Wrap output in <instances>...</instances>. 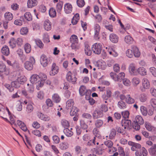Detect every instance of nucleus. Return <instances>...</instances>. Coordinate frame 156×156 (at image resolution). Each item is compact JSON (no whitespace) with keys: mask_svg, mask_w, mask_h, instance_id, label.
Masks as SVG:
<instances>
[{"mask_svg":"<svg viewBox=\"0 0 156 156\" xmlns=\"http://www.w3.org/2000/svg\"><path fill=\"white\" fill-rule=\"evenodd\" d=\"M126 54L128 57L131 58L133 55L135 57H138L140 54L138 48L135 46L132 45L131 49H128L126 51Z\"/></svg>","mask_w":156,"mask_h":156,"instance_id":"f257e3e1","label":"nucleus"},{"mask_svg":"<svg viewBox=\"0 0 156 156\" xmlns=\"http://www.w3.org/2000/svg\"><path fill=\"white\" fill-rule=\"evenodd\" d=\"M144 120L141 116L137 115L136 116L135 120L132 124L133 128L136 130H138L140 129V125L143 124Z\"/></svg>","mask_w":156,"mask_h":156,"instance_id":"f03ea898","label":"nucleus"},{"mask_svg":"<svg viewBox=\"0 0 156 156\" xmlns=\"http://www.w3.org/2000/svg\"><path fill=\"white\" fill-rule=\"evenodd\" d=\"M35 61L34 57H30L29 61H26L24 63V67L26 69L28 70H32L33 68V65L34 64Z\"/></svg>","mask_w":156,"mask_h":156,"instance_id":"7ed1b4c3","label":"nucleus"},{"mask_svg":"<svg viewBox=\"0 0 156 156\" xmlns=\"http://www.w3.org/2000/svg\"><path fill=\"white\" fill-rule=\"evenodd\" d=\"M102 49V45L101 43H96L94 44L92 47L93 52L97 55H99Z\"/></svg>","mask_w":156,"mask_h":156,"instance_id":"20e7f679","label":"nucleus"},{"mask_svg":"<svg viewBox=\"0 0 156 156\" xmlns=\"http://www.w3.org/2000/svg\"><path fill=\"white\" fill-rule=\"evenodd\" d=\"M30 81L32 84H37V86L39 87L38 86V84L40 82V77L39 76L34 74L32 75L30 78Z\"/></svg>","mask_w":156,"mask_h":156,"instance_id":"39448f33","label":"nucleus"},{"mask_svg":"<svg viewBox=\"0 0 156 156\" xmlns=\"http://www.w3.org/2000/svg\"><path fill=\"white\" fill-rule=\"evenodd\" d=\"M71 74L70 71L68 72L66 75V79L68 81L72 83L76 84L77 78L76 76H72Z\"/></svg>","mask_w":156,"mask_h":156,"instance_id":"423d86ee","label":"nucleus"},{"mask_svg":"<svg viewBox=\"0 0 156 156\" xmlns=\"http://www.w3.org/2000/svg\"><path fill=\"white\" fill-rule=\"evenodd\" d=\"M129 73L131 75H137V69H136V66L135 64H130L129 67Z\"/></svg>","mask_w":156,"mask_h":156,"instance_id":"0eeeda50","label":"nucleus"},{"mask_svg":"<svg viewBox=\"0 0 156 156\" xmlns=\"http://www.w3.org/2000/svg\"><path fill=\"white\" fill-rule=\"evenodd\" d=\"M122 126L123 127L122 130H124L126 128H129L131 126V122L130 120L127 119L122 120L121 121Z\"/></svg>","mask_w":156,"mask_h":156,"instance_id":"6e6552de","label":"nucleus"},{"mask_svg":"<svg viewBox=\"0 0 156 156\" xmlns=\"http://www.w3.org/2000/svg\"><path fill=\"white\" fill-rule=\"evenodd\" d=\"M58 67L56 66L55 63H53L51 66V70L49 72L50 75L51 76L55 75L58 73Z\"/></svg>","mask_w":156,"mask_h":156,"instance_id":"1a4fd4ad","label":"nucleus"},{"mask_svg":"<svg viewBox=\"0 0 156 156\" xmlns=\"http://www.w3.org/2000/svg\"><path fill=\"white\" fill-rule=\"evenodd\" d=\"M40 62L43 67H46L47 66L49 62L48 60L45 55L42 54L41 56Z\"/></svg>","mask_w":156,"mask_h":156,"instance_id":"9d476101","label":"nucleus"},{"mask_svg":"<svg viewBox=\"0 0 156 156\" xmlns=\"http://www.w3.org/2000/svg\"><path fill=\"white\" fill-rule=\"evenodd\" d=\"M23 80L19 81L20 79H18L17 81H15L11 82V86H13V87H14L16 88H18L20 86V84H23L24 83V81L26 80V78H25L23 79Z\"/></svg>","mask_w":156,"mask_h":156,"instance_id":"9b49d317","label":"nucleus"},{"mask_svg":"<svg viewBox=\"0 0 156 156\" xmlns=\"http://www.w3.org/2000/svg\"><path fill=\"white\" fill-rule=\"evenodd\" d=\"M5 72L6 75H8L9 73V69H7L5 65L2 62H0V73Z\"/></svg>","mask_w":156,"mask_h":156,"instance_id":"f8f14e48","label":"nucleus"},{"mask_svg":"<svg viewBox=\"0 0 156 156\" xmlns=\"http://www.w3.org/2000/svg\"><path fill=\"white\" fill-rule=\"evenodd\" d=\"M145 126L148 131H151L154 133H156V128L152 126L150 123L145 122Z\"/></svg>","mask_w":156,"mask_h":156,"instance_id":"ddd939ff","label":"nucleus"},{"mask_svg":"<svg viewBox=\"0 0 156 156\" xmlns=\"http://www.w3.org/2000/svg\"><path fill=\"white\" fill-rule=\"evenodd\" d=\"M92 116L94 119H97L102 117L103 113L102 111L99 110H95L93 112Z\"/></svg>","mask_w":156,"mask_h":156,"instance_id":"4468645a","label":"nucleus"},{"mask_svg":"<svg viewBox=\"0 0 156 156\" xmlns=\"http://www.w3.org/2000/svg\"><path fill=\"white\" fill-rule=\"evenodd\" d=\"M40 77V81L38 84V86H39L40 87H42L43 86L44 82V81L47 78V76L46 75L43 74L41 73L39 76Z\"/></svg>","mask_w":156,"mask_h":156,"instance_id":"2eb2a0df","label":"nucleus"},{"mask_svg":"<svg viewBox=\"0 0 156 156\" xmlns=\"http://www.w3.org/2000/svg\"><path fill=\"white\" fill-rule=\"evenodd\" d=\"M142 85L144 89H148L150 88V83L147 79L143 78L142 80Z\"/></svg>","mask_w":156,"mask_h":156,"instance_id":"dca6fc26","label":"nucleus"},{"mask_svg":"<svg viewBox=\"0 0 156 156\" xmlns=\"http://www.w3.org/2000/svg\"><path fill=\"white\" fill-rule=\"evenodd\" d=\"M17 123L21 129L24 131H27L29 134L30 133L29 130L27 129V127L25 124L20 120H18L17 121Z\"/></svg>","mask_w":156,"mask_h":156,"instance_id":"f3484780","label":"nucleus"},{"mask_svg":"<svg viewBox=\"0 0 156 156\" xmlns=\"http://www.w3.org/2000/svg\"><path fill=\"white\" fill-rule=\"evenodd\" d=\"M72 5L69 3H66L64 6V11L66 13L69 14L72 11Z\"/></svg>","mask_w":156,"mask_h":156,"instance_id":"a211bd4d","label":"nucleus"},{"mask_svg":"<svg viewBox=\"0 0 156 156\" xmlns=\"http://www.w3.org/2000/svg\"><path fill=\"white\" fill-rule=\"evenodd\" d=\"M44 26L45 30L49 31L51 29V23L49 20H47L44 21Z\"/></svg>","mask_w":156,"mask_h":156,"instance_id":"6ab92c4d","label":"nucleus"},{"mask_svg":"<svg viewBox=\"0 0 156 156\" xmlns=\"http://www.w3.org/2000/svg\"><path fill=\"white\" fill-rule=\"evenodd\" d=\"M109 39L112 42L114 43H117L119 40V37L118 36L115 34L113 33L110 35Z\"/></svg>","mask_w":156,"mask_h":156,"instance_id":"aec40b11","label":"nucleus"},{"mask_svg":"<svg viewBox=\"0 0 156 156\" xmlns=\"http://www.w3.org/2000/svg\"><path fill=\"white\" fill-rule=\"evenodd\" d=\"M37 3V0H28L27 1V7L31 8L36 6Z\"/></svg>","mask_w":156,"mask_h":156,"instance_id":"412c9836","label":"nucleus"},{"mask_svg":"<svg viewBox=\"0 0 156 156\" xmlns=\"http://www.w3.org/2000/svg\"><path fill=\"white\" fill-rule=\"evenodd\" d=\"M125 74L124 73L122 72L116 75V78H115V81L119 82H121L124 79Z\"/></svg>","mask_w":156,"mask_h":156,"instance_id":"4be33fe9","label":"nucleus"},{"mask_svg":"<svg viewBox=\"0 0 156 156\" xmlns=\"http://www.w3.org/2000/svg\"><path fill=\"white\" fill-rule=\"evenodd\" d=\"M37 115L40 119L44 121H48L50 119L49 117L44 115L41 112H38Z\"/></svg>","mask_w":156,"mask_h":156,"instance_id":"5701e85b","label":"nucleus"},{"mask_svg":"<svg viewBox=\"0 0 156 156\" xmlns=\"http://www.w3.org/2000/svg\"><path fill=\"white\" fill-rule=\"evenodd\" d=\"M2 54L5 56H8L9 54V50L8 46H5L3 47L1 49Z\"/></svg>","mask_w":156,"mask_h":156,"instance_id":"b1692460","label":"nucleus"},{"mask_svg":"<svg viewBox=\"0 0 156 156\" xmlns=\"http://www.w3.org/2000/svg\"><path fill=\"white\" fill-rule=\"evenodd\" d=\"M74 101L73 99H70L68 100L66 103V108L68 109H70L73 107H74Z\"/></svg>","mask_w":156,"mask_h":156,"instance_id":"393cba45","label":"nucleus"},{"mask_svg":"<svg viewBox=\"0 0 156 156\" xmlns=\"http://www.w3.org/2000/svg\"><path fill=\"white\" fill-rule=\"evenodd\" d=\"M126 101L128 104H132L134 103L135 100L130 95L128 94L126 96Z\"/></svg>","mask_w":156,"mask_h":156,"instance_id":"a878e982","label":"nucleus"},{"mask_svg":"<svg viewBox=\"0 0 156 156\" xmlns=\"http://www.w3.org/2000/svg\"><path fill=\"white\" fill-rule=\"evenodd\" d=\"M147 70L143 67H139L137 69V74L139 73L142 76H144L147 75Z\"/></svg>","mask_w":156,"mask_h":156,"instance_id":"bb28decb","label":"nucleus"},{"mask_svg":"<svg viewBox=\"0 0 156 156\" xmlns=\"http://www.w3.org/2000/svg\"><path fill=\"white\" fill-rule=\"evenodd\" d=\"M149 152L151 155L156 156V144L152 146L149 150Z\"/></svg>","mask_w":156,"mask_h":156,"instance_id":"cd10ccee","label":"nucleus"},{"mask_svg":"<svg viewBox=\"0 0 156 156\" xmlns=\"http://www.w3.org/2000/svg\"><path fill=\"white\" fill-rule=\"evenodd\" d=\"M124 41L126 43L130 44L133 43V40L130 36L128 35L125 37Z\"/></svg>","mask_w":156,"mask_h":156,"instance_id":"c85d7f7f","label":"nucleus"},{"mask_svg":"<svg viewBox=\"0 0 156 156\" xmlns=\"http://www.w3.org/2000/svg\"><path fill=\"white\" fill-rule=\"evenodd\" d=\"M24 22V18L23 16L20 17L19 19H17L15 20L14 24L16 25L21 26Z\"/></svg>","mask_w":156,"mask_h":156,"instance_id":"c756f323","label":"nucleus"},{"mask_svg":"<svg viewBox=\"0 0 156 156\" xmlns=\"http://www.w3.org/2000/svg\"><path fill=\"white\" fill-rule=\"evenodd\" d=\"M24 16L25 19L27 21H30L32 20V16L30 13L29 12L25 13Z\"/></svg>","mask_w":156,"mask_h":156,"instance_id":"7c9ffc66","label":"nucleus"},{"mask_svg":"<svg viewBox=\"0 0 156 156\" xmlns=\"http://www.w3.org/2000/svg\"><path fill=\"white\" fill-rule=\"evenodd\" d=\"M139 98L141 102H144L147 100V95L144 93L142 94L139 95Z\"/></svg>","mask_w":156,"mask_h":156,"instance_id":"2f4dec72","label":"nucleus"},{"mask_svg":"<svg viewBox=\"0 0 156 156\" xmlns=\"http://www.w3.org/2000/svg\"><path fill=\"white\" fill-rule=\"evenodd\" d=\"M52 99L54 102L56 103L59 102L61 100L60 98L57 94H54L52 96Z\"/></svg>","mask_w":156,"mask_h":156,"instance_id":"473e14b6","label":"nucleus"},{"mask_svg":"<svg viewBox=\"0 0 156 156\" xmlns=\"http://www.w3.org/2000/svg\"><path fill=\"white\" fill-rule=\"evenodd\" d=\"M70 114L71 116H73L77 115V113L78 111V109L76 107H73L71 109Z\"/></svg>","mask_w":156,"mask_h":156,"instance_id":"72a5a7b5","label":"nucleus"},{"mask_svg":"<svg viewBox=\"0 0 156 156\" xmlns=\"http://www.w3.org/2000/svg\"><path fill=\"white\" fill-rule=\"evenodd\" d=\"M87 90L85 86H81L79 89V92L80 95L83 96L85 94V92Z\"/></svg>","mask_w":156,"mask_h":156,"instance_id":"f704fd0d","label":"nucleus"},{"mask_svg":"<svg viewBox=\"0 0 156 156\" xmlns=\"http://www.w3.org/2000/svg\"><path fill=\"white\" fill-rule=\"evenodd\" d=\"M5 18L6 20H11L13 18L12 14L10 12H6L4 15Z\"/></svg>","mask_w":156,"mask_h":156,"instance_id":"c9c22d12","label":"nucleus"},{"mask_svg":"<svg viewBox=\"0 0 156 156\" xmlns=\"http://www.w3.org/2000/svg\"><path fill=\"white\" fill-rule=\"evenodd\" d=\"M116 131L114 129H112L110 131V134L109 136V138L110 139H114L116 136Z\"/></svg>","mask_w":156,"mask_h":156,"instance_id":"e433bc0d","label":"nucleus"},{"mask_svg":"<svg viewBox=\"0 0 156 156\" xmlns=\"http://www.w3.org/2000/svg\"><path fill=\"white\" fill-rule=\"evenodd\" d=\"M63 132L68 137L71 136L73 134V132L67 128H65L63 130Z\"/></svg>","mask_w":156,"mask_h":156,"instance_id":"4c0bfd02","label":"nucleus"},{"mask_svg":"<svg viewBox=\"0 0 156 156\" xmlns=\"http://www.w3.org/2000/svg\"><path fill=\"white\" fill-rule=\"evenodd\" d=\"M68 145L67 143L63 142L60 144L59 147L62 150H65L68 148Z\"/></svg>","mask_w":156,"mask_h":156,"instance_id":"58836bf2","label":"nucleus"},{"mask_svg":"<svg viewBox=\"0 0 156 156\" xmlns=\"http://www.w3.org/2000/svg\"><path fill=\"white\" fill-rule=\"evenodd\" d=\"M61 123L63 127L65 128H67L69 126V122L67 120L64 119H62Z\"/></svg>","mask_w":156,"mask_h":156,"instance_id":"ea45409f","label":"nucleus"},{"mask_svg":"<svg viewBox=\"0 0 156 156\" xmlns=\"http://www.w3.org/2000/svg\"><path fill=\"white\" fill-rule=\"evenodd\" d=\"M50 16L52 17H54L56 16V12L55 9L53 8H51L49 11Z\"/></svg>","mask_w":156,"mask_h":156,"instance_id":"a19ab883","label":"nucleus"},{"mask_svg":"<svg viewBox=\"0 0 156 156\" xmlns=\"http://www.w3.org/2000/svg\"><path fill=\"white\" fill-rule=\"evenodd\" d=\"M119 107L120 109H125L126 107V103L122 101H119L118 103Z\"/></svg>","mask_w":156,"mask_h":156,"instance_id":"79ce46f5","label":"nucleus"},{"mask_svg":"<svg viewBox=\"0 0 156 156\" xmlns=\"http://www.w3.org/2000/svg\"><path fill=\"white\" fill-rule=\"evenodd\" d=\"M71 47L72 49L76 51L79 49L80 48V45L78 44V42L75 43H71Z\"/></svg>","mask_w":156,"mask_h":156,"instance_id":"37998d69","label":"nucleus"},{"mask_svg":"<svg viewBox=\"0 0 156 156\" xmlns=\"http://www.w3.org/2000/svg\"><path fill=\"white\" fill-rule=\"evenodd\" d=\"M71 43L78 42V39L77 36L75 35H72L70 38Z\"/></svg>","mask_w":156,"mask_h":156,"instance_id":"c03bdc74","label":"nucleus"},{"mask_svg":"<svg viewBox=\"0 0 156 156\" xmlns=\"http://www.w3.org/2000/svg\"><path fill=\"white\" fill-rule=\"evenodd\" d=\"M140 110L142 114L146 116L147 114V111L146 108L144 106H141L140 108Z\"/></svg>","mask_w":156,"mask_h":156,"instance_id":"a18cd8bd","label":"nucleus"},{"mask_svg":"<svg viewBox=\"0 0 156 156\" xmlns=\"http://www.w3.org/2000/svg\"><path fill=\"white\" fill-rule=\"evenodd\" d=\"M150 104L153 107V108L156 111V99L152 98L150 101Z\"/></svg>","mask_w":156,"mask_h":156,"instance_id":"49530a36","label":"nucleus"},{"mask_svg":"<svg viewBox=\"0 0 156 156\" xmlns=\"http://www.w3.org/2000/svg\"><path fill=\"white\" fill-rule=\"evenodd\" d=\"M9 44L11 47L13 48L16 46V40L14 38H12L9 41Z\"/></svg>","mask_w":156,"mask_h":156,"instance_id":"de8ad7c7","label":"nucleus"},{"mask_svg":"<svg viewBox=\"0 0 156 156\" xmlns=\"http://www.w3.org/2000/svg\"><path fill=\"white\" fill-rule=\"evenodd\" d=\"M103 122L102 120L98 119L96 120L95 122V125L97 128L100 127L103 124Z\"/></svg>","mask_w":156,"mask_h":156,"instance_id":"09e8293b","label":"nucleus"},{"mask_svg":"<svg viewBox=\"0 0 156 156\" xmlns=\"http://www.w3.org/2000/svg\"><path fill=\"white\" fill-rule=\"evenodd\" d=\"M104 144L109 148H114V147L112 146L113 143L110 140H108L105 141L104 142Z\"/></svg>","mask_w":156,"mask_h":156,"instance_id":"8fccbe9b","label":"nucleus"},{"mask_svg":"<svg viewBox=\"0 0 156 156\" xmlns=\"http://www.w3.org/2000/svg\"><path fill=\"white\" fill-rule=\"evenodd\" d=\"M28 32V29L26 27L22 28L20 30V34L23 35H25L27 34Z\"/></svg>","mask_w":156,"mask_h":156,"instance_id":"3c124183","label":"nucleus"},{"mask_svg":"<svg viewBox=\"0 0 156 156\" xmlns=\"http://www.w3.org/2000/svg\"><path fill=\"white\" fill-rule=\"evenodd\" d=\"M63 3L62 2H60L56 5V10L59 13L62 10Z\"/></svg>","mask_w":156,"mask_h":156,"instance_id":"603ef678","label":"nucleus"},{"mask_svg":"<svg viewBox=\"0 0 156 156\" xmlns=\"http://www.w3.org/2000/svg\"><path fill=\"white\" fill-rule=\"evenodd\" d=\"M24 49L27 53H30L31 51V47L30 45L29 44H26L25 45Z\"/></svg>","mask_w":156,"mask_h":156,"instance_id":"864d4df0","label":"nucleus"},{"mask_svg":"<svg viewBox=\"0 0 156 156\" xmlns=\"http://www.w3.org/2000/svg\"><path fill=\"white\" fill-rule=\"evenodd\" d=\"M33 110V107L32 104H28L26 108V111L28 113L31 112Z\"/></svg>","mask_w":156,"mask_h":156,"instance_id":"5fc2aeb1","label":"nucleus"},{"mask_svg":"<svg viewBox=\"0 0 156 156\" xmlns=\"http://www.w3.org/2000/svg\"><path fill=\"white\" fill-rule=\"evenodd\" d=\"M35 42L37 46L40 48H42L44 46V44L42 43V41L40 40H36Z\"/></svg>","mask_w":156,"mask_h":156,"instance_id":"6e6d98bb","label":"nucleus"},{"mask_svg":"<svg viewBox=\"0 0 156 156\" xmlns=\"http://www.w3.org/2000/svg\"><path fill=\"white\" fill-rule=\"evenodd\" d=\"M43 40L45 43H48L50 42L48 35L47 33H45L43 36Z\"/></svg>","mask_w":156,"mask_h":156,"instance_id":"4d7b16f0","label":"nucleus"},{"mask_svg":"<svg viewBox=\"0 0 156 156\" xmlns=\"http://www.w3.org/2000/svg\"><path fill=\"white\" fill-rule=\"evenodd\" d=\"M85 54L87 55L90 56L91 54V51L88 45H86L85 47Z\"/></svg>","mask_w":156,"mask_h":156,"instance_id":"13d9d810","label":"nucleus"},{"mask_svg":"<svg viewBox=\"0 0 156 156\" xmlns=\"http://www.w3.org/2000/svg\"><path fill=\"white\" fill-rule=\"evenodd\" d=\"M76 3L78 6L80 7H82L85 5L84 0H77Z\"/></svg>","mask_w":156,"mask_h":156,"instance_id":"bf43d9fd","label":"nucleus"},{"mask_svg":"<svg viewBox=\"0 0 156 156\" xmlns=\"http://www.w3.org/2000/svg\"><path fill=\"white\" fill-rule=\"evenodd\" d=\"M16 44L19 46H21L23 43V39L21 38H18L16 40Z\"/></svg>","mask_w":156,"mask_h":156,"instance_id":"052dcab7","label":"nucleus"},{"mask_svg":"<svg viewBox=\"0 0 156 156\" xmlns=\"http://www.w3.org/2000/svg\"><path fill=\"white\" fill-rule=\"evenodd\" d=\"M97 135H95V136H94L92 140H89L87 143V145L89 146L92 145L93 144H95V140L96 139V137L97 136Z\"/></svg>","mask_w":156,"mask_h":156,"instance_id":"680f3d73","label":"nucleus"},{"mask_svg":"<svg viewBox=\"0 0 156 156\" xmlns=\"http://www.w3.org/2000/svg\"><path fill=\"white\" fill-rule=\"evenodd\" d=\"M80 122V126L83 129H86L87 128L88 126L84 121L81 120Z\"/></svg>","mask_w":156,"mask_h":156,"instance_id":"e2e57ef3","label":"nucleus"},{"mask_svg":"<svg viewBox=\"0 0 156 156\" xmlns=\"http://www.w3.org/2000/svg\"><path fill=\"white\" fill-rule=\"evenodd\" d=\"M149 71L153 76H156V69L155 67H150L149 68Z\"/></svg>","mask_w":156,"mask_h":156,"instance_id":"0e129e2a","label":"nucleus"},{"mask_svg":"<svg viewBox=\"0 0 156 156\" xmlns=\"http://www.w3.org/2000/svg\"><path fill=\"white\" fill-rule=\"evenodd\" d=\"M133 83L135 85H137L139 84L140 83V80L138 78H133L132 80Z\"/></svg>","mask_w":156,"mask_h":156,"instance_id":"69168bd1","label":"nucleus"},{"mask_svg":"<svg viewBox=\"0 0 156 156\" xmlns=\"http://www.w3.org/2000/svg\"><path fill=\"white\" fill-rule=\"evenodd\" d=\"M122 82L123 84L126 86H129L131 84V82L129 80L126 78H124L123 80H122Z\"/></svg>","mask_w":156,"mask_h":156,"instance_id":"338daca9","label":"nucleus"},{"mask_svg":"<svg viewBox=\"0 0 156 156\" xmlns=\"http://www.w3.org/2000/svg\"><path fill=\"white\" fill-rule=\"evenodd\" d=\"M122 114L124 118L126 119L129 118V113L128 111H126L124 112H122Z\"/></svg>","mask_w":156,"mask_h":156,"instance_id":"774afa93","label":"nucleus"}]
</instances>
